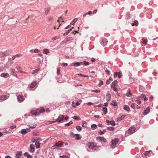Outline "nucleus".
<instances>
[{
    "instance_id": "obj_1",
    "label": "nucleus",
    "mask_w": 158,
    "mask_h": 158,
    "mask_svg": "<svg viewBox=\"0 0 158 158\" xmlns=\"http://www.w3.org/2000/svg\"><path fill=\"white\" fill-rule=\"evenodd\" d=\"M111 142L112 144L110 145V148H114L116 147V144L118 142V140L116 139L112 140Z\"/></svg>"
},
{
    "instance_id": "obj_2",
    "label": "nucleus",
    "mask_w": 158,
    "mask_h": 158,
    "mask_svg": "<svg viewBox=\"0 0 158 158\" xmlns=\"http://www.w3.org/2000/svg\"><path fill=\"white\" fill-rule=\"evenodd\" d=\"M64 115H60L59 116L58 118L56 119L55 121L52 122V123H54L55 122H58V123L60 122L61 121L64 120Z\"/></svg>"
},
{
    "instance_id": "obj_3",
    "label": "nucleus",
    "mask_w": 158,
    "mask_h": 158,
    "mask_svg": "<svg viewBox=\"0 0 158 158\" xmlns=\"http://www.w3.org/2000/svg\"><path fill=\"white\" fill-rule=\"evenodd\" d=\"M87 146L90 148L94 149L95 146L93 142H89L87 143Z\"/></svg>"
},
{
    "instance_id": "obj_4",
    "label": "nucleus",
    "mask_w": 158,
    "mask_h": 158,
    "mask_svg": "<svg viewBox=\"0 0 158 158\" xmlns=\"http://www.w3.org/2000/svg\"><path fill=\"white\" fill-rule=\"evenodd\" d=\"M83 64V62H73L72 64H71V65L72 66H73L75 67H77L80 66L81 65H82Z\"/></svg>"
},
{
    "instance_id": "obj_5",
    "label": "nucleus",
    "mask_w": 158,
    "mask_h": 158,
    "mask_svg": "<svg viewBox=\"0 0 158 158\" xmlns=\"http://www.w3.org/2000/svg\"><path fill=\"white\" fill-rule=\"evenodd\" d=\"M37 84V81H35L34 82L31 83V84L30 85L29 88L31 89V90H34V89H33L35 87V86Z\"/></svg>"
},
{
    "instance_id": "obj_6",
    "label": "nucleus",
    "mask_w": 158,
    "mask_h": 158,
    "mask_svg": "<svg viewBox=\"0 0 158 158\" xmlns=\"http://www.w3.org/2000/svg\"><path fill=\"white\" fill-rule=\"evenodd\" d=\"M32 114L34 115L35 116H38L39 115L38 109H35L34 110H32L31 112Z\"/></svg>"
},
{
    "instance_id": "obj_7",
    "label": "nucleus",
    "mask_w": 158,
    "mask_h": 158,
    "mask_svg": "<svg viewBox=\"0 0 158 158\" xmlns=\"http://www.w3.org/2000/svg\"><path fill=\"white\" fill-rule=\"evenodd\" d=\"M96 139L97 141H103L104 142H106V139H105V138H104L103 137H100V136H98V137H97L96 138Z\"/></svg>"
},
{
    "instance_id": "obj_8",
    "label": "nucleus",
    "mask_w": 158,
    "mask_h": 158,
    "mask_svg": "<svg viewBox=\"0 0 158 158\" xmlns=\"http://www.w3.org/2000/svg\"><path fill=\"white\" fill-rule=\"evenodd\" d=\"M135 127H131L128 130V132L130 134L133 133L135 131Z\"/></svg>"
},
{
    "instance_id": "obj_9",
    "label": "nucleus",
    "mask_w": 158,
    "mask_h": 158,
    "mask_svg": "<svg viewBox=\"0 0 158 158\" xmlns=\"http://www.w3.org/2000/svg\"><path fill=\"white\" fill-rule=\"evenodd\" d=\"M30 131L29 128H27L26 129H22L21 130V132L23 134H25L27 133L28 132Z\"/></svg>"
},
{
    "instance_id": "obj_10",
    "label": "nucleus",
    "mask_w": 158,
    "mask_h": 158,
    "mask_svg": "<svg viewBox=\"0 0 158 158\" xmlns=\"http://www.w3.org/2000/svg\"><path fill=\"white\" fill-rule=\"evenodd\" d=\"M64 142H61L60 143H56L54 147H55L54 148H57V147H62V145L64 143Z\"/></svg>"
},
{
    "instance_id": "obj_11",
    "label": "nucleus",
    "mask_w": 158,
    "mask_h": 158,
    "mask_svg": "<svg viewBox=\"0 0 158 158\" xmlns=\"http://www.w3.org/2000/svg\"><path fill=\"white\" fill-rule=\"evenodd\" d=\"M107 42L108 41L106 39H103L102 40V41L101 42V44L103 46H105L107 44Z\"/></svg>"
},
{
    "instance_id": "obj_12",
    "label": "nucleus",
    "mask_w": 158,
    "mask_h": 158,
    "mask_svg": "<svg viewBox=\"0 0 158 158\" xmlns=\"http://www.w3.org/2000/svg\"><path fill=\"white\" fill-rule=\"evenodd\" d=\"M30 152L33 153L35 151V145L33 144L30 145Z\"/></svg>"
},
{
    "instance_id": "obj_13",
    "label": "nucleus",
    "mask_w": 158,
    "mask_h": 158,
    "mask_svg": "<svg viewBox=\"0 0 158 158\" xmlns=\"http://www.w3.org/2000/svg\"><path fill=\"white\" fill-rule=\"evenodd\" d=\"M150 111V108L149 107L147 108V109L144 110L143 112V114L144 115H146L148 114Z\"/></svg>"
},
{
    "instance_id": "obj_14",
    "label": "nucleus",
    "mask_w": 158,
    "mask_h": 158,
    "mask_svg": "<svg viewBox=\"0 0 158 158\" xmlns=\"http://www.w3.org/2000/svg\"><path fill=\"white\" fill-rule=\"evenodd\" d=\"M18 101L19 102H21L24 100L23 96L21 95H19L17 97Z\"/></svg>"
},
{
    "instance_id": "obj_15",
    "label": "nucleus",
    "mask_w": 158,
    "mask_h": 158,
    "mask_svg": "<svg viewBox=\"0 0 158 158\" xmlns=\"http://www.w3.org/2000/svg\"><path fill=\"white\" fill-rule=\"evenodd\" d=\"M38 111L39 114L40 113H43L44 112L45 110L44 108L41 107L39 109H38Z\"/></svg>"
},
{
    "instance_id": "obj_16",
    "label": "nucleus",
    "mask_w": 158,
    "mask_h": 158,
    "mask_svg": "<svg viewBox=\"0 0 158 158\" xmlns=\"http://www.w3.org/2000/svg\"><path fill=\"white\" fill-rule=\"evenodd\" d=\"M22 155V152L19 151L16 155V157L17 158H20Z\"/></svg>"
},
{
    "instance_id": "obj_17",
    "label": "nucleus",
    "mask_w": 158,
    "mask_h": 158,
    "mask_svg": "<svg viewBox=\"0 0 158 158\" xmlns=\"http://www.w3.org/2000/svg\"><path fill=\"white\" fill-rule=\"evenodd\" d=\"M7 98V97L6 95H2L0 96V99L4 101Z\"/></svg>"
},
{
    "instance_id": "obj_18",
    "label": "nucleus",
    "mask_w": 158,
    "mask_h": 158,
    "mask_svg": "<svg viewBox=\"0 0 158 158\" xmlns=\"http://www.w3.org/2000/svg\"><path fill=\"white\" fill-rule=\"evenodd\" d=\"M111 94L109 93H107L106 94V98L107 101H110L111 99Z\"/></svg>"
},
{
    "instance_id": "obj_19",
    "label": "nucleus",
    "mask_w": 158,
    "mask_h": 158,
    "mask_svg": "<svg viewBox=\"0 0 158 158\" xmlns=\"http://www.w3.org/2000/svg\"><path fill=\"white\" fill-rule=\"evenodd\" d=\"M123 109L126 110L127 111H129L130 110V108L127 105H124L123 106Z\"/></svg>"
},
{
    "instance_id": "obj_20",
    "label": "nucleus",
    "mask_w": 158,
    "mask_h": 158,
    "mask_svg": "<svg viewBox=\"0 0 158 158\" xmlns=\"http://www.w3.org/2000/svg\"><path fill=\"white\" fill-rule=\"evenodd\" d=\"M111 85L118 87V85L117 81H114L112 83Z\"/></svg>"
},
{
    "instance_id": "obj_21",
    "label": "nucleus",
    "mask_w": 158,
    "mask_h": 158,
    "mask_svg": "<svg viewBox=\"0 0 158 158\" xmlns=\"http://www.w3.org/2000/svg\"><path fill=\"white\" fill-rule=\"evenodd\" d=\"M40 143L38 141H36L35 143V145H36V147L37 148H38L40 147Z\"/></svg>"
},
{
    "instance_id": "obj_22",
    "label": "nucleus",
    "mask_w": 158,
    "mask_h": 158,
    "mask_svg": "<svg viewBox=\"0 0 158 158\" xmlns=\"http://www.w3.org/2000/svg\"><path fill=\"white\" fill-rule=\"evenodd\" d=\"M1 76L4 77H7L9 76V74L7 73H2L1 74Z\"/></svg>"
},
{
    "instance_id": "obj_23",
    "label": "nucleus",
    "mask_w": 158,
    "mask_h": 158,
    "mask_svg": "<svg viewBox=\"0 0 158 158\" xmlns=\"http://www.w3.org/2000/svg\"><path fill=\"white\" fill-rule=\"evenodd\" d=\"M142 43L146 45L147 44V40L145 39L144 38H143L142 40Z\"/></svg>"
},
{
    "instance_id": "obj_24",
    "label": "nucleus",
    "mask_w": 158,
    "mask_h": 158,
    "mask_svg": "<svg viewBox=\"0 0 158 158\" xmlns=\"http://www.w3.org/2000/svg\"><path fill=\"white\" fill-rule=\"evenodd\" d=\"M138 105L136 104L135 103H133L131 105V107L135 109L136 106H137Z\"/></svg>"
},
{
    "instance_id": "obj_25",
    "label": "nucleus",
    "mask_w": 158,
    "mask_h": 158,
    "mask_svg": "<svg viewBox=\"0 0 158 158\" xmlns=\"http://www.w3.org/2000/svg\"><path fill=\"white\" fill-rule=\"evenodd\" d=\"M40 70V69H35L34 70H33L32 71V72H31V73L32 74H34L36 73H37Z\"/></svg>"
},
{
    "instance_id": "obj_26",
    "label": "nucleus",
    "mask_w": 158,
    "mask_h": 158,
    "mask_svg": "<svg viewBox=\"0 0 158 158\" xmlns=\"http://www.w3.org/2000/svg\"><path fill=\"white\" fill-rule=\"evenodd\" d=\"M131 93H130V90L129 89H128L127 92L126 94V96L128 97H130L131 96Z\"/></svg>"
},
{
    "instance_id": "obj_27",
    "label": "nucleus",
    "mask_w": 158,
    "mask_h": 158,
    "mask_svg": "<svg viewBox=\"0 0 158 158\" xmlns=\"http://www.w3.org/2000/svg\"><path fill=\"white\" fill-rule=\"evenodd\" d=\"M57 21L58 22H59V23H60V25H59V26H60V25L61 24L60 23V22H61V21L64 22V21L63 20V18L60 17H59L58 18Z\"/></svg>"
},
{
    "instance_id": "obj_28",
    "label": "nucleus",
    "mask_w": 158,
    "mask_h": 158,
    "mask_svg": "<svg viewBox=\"0 0 158 158\" xmlns=\"http://www.w3.org/2000/svg\"><path fill=\"white\" fill-rule=\"evenodd\" d=\"M117 87L111 85V88L112 89H113L114 91H117Z\"/></svg>"
},
{
    "instance_id": "obj_29",
    "label": "nucleus",
    "mask_w": 158,
    "mask_h": 158,
    "mask_svg": "<svg viewBox=\"0 0 158 158\" xmlns=\"http://www.w3.org/2000/svg\"><path fill=\"white\" fill-rule=\"evenodd\" d=\"M107 129L110 131H113L114 129V128L113 127H107Z\"/></svg>"
},
{
    "instance_id": "obj_30",
    "label": "nucleus",
    "mask_w": 158,
    "mask_h": 158,
    "mask_svg": "<svg viewBox=\"0 0 158 158\" xmlns=\"http://www.w3.org/2000/svg\"><path fill=\"white\" fill-rule=\"evenodd\" d=\"M76 128L78 131H81L82 129L81 127L78 126H76Z\"/></svg>"
},
{
    "instance_id": "obj_31",
    "label": "nucleus",
    "mask_w": 158,
    "mask_h": 158,
    "mask_svg": "<svg viewBox=\"0 0 158 158\" xmlns=\"http://www.w3.org/2000/svg\"><path fill=\"white\" fill-rule=\"evenodd\" d=\"M111 105L113 106H116L117 105V104L115 101H113L111 103Z\"/></svg>"
},
{
    "instance_id": "obj_32",
    "label": "nucleus",
    "mask_w": 158,
    "mask_h": 158,
    "mask_svg": "<svg viewBox=\"0 0 158 158\" xmlns=\"http://www.w3.org/2000/svg\"><path fill=\"white\" fill-rule=\"evenodd\" d=\"M135 25V26H137L138 25V22L137 20H135L134 21V23H132V26H133L134 25Z\"/></svg>"
},
{
    "instance_id": "obj_33",
    "label": "nucleus",
    "mask_w": 158,
    "mask_h": 158,
    "mask_svg": "<svg viewBox=\"0 0 158 158\" xmlns=\"http://www.w3.org/2000/svg\"><path fill=\"white\" fill-rule=\"evenodd\" d=\"M75 135V136L76 137L75 139L76 140H79L81 139V138L79 137V135L78 134H76Z\"/></svg>"
},
{
    "instance_id": "obj_34",
    "label": "nucleus",
    "mask_w": 158,
    "mask_h": 158,
    "mask_svg": "<svg viewBox=\"0 0 158 158\" xmlns=\"http://www.w3.org/2000/svg\"><path fill=\"white\" fill-rule=\"evenodd\" d=\"M43 52H43L44 53L46 54H47L49 52L48 49H44L43 50Z\"/></svg>"
},
{
    "instance_id": "obj_35",
    "label": "nucleus",
    "mask_w": 158,
    "mask_h": 158,
    "mask_svg": "<svg viewBox=\"0 0 158 158\" xmlns=\"http://www.w3.org/2000/svg\"><path fill=\"white\" fill-rule=\"evenodd\" d=\"M103 112L105 113V114H106V113H107V108L106 107H103Z\"/></svg>"
},
{
    "instance_id": "obj_36",
    "label": "nucleus",
    "mask_w": 158,
    "mask_h": 158,
    "mask_svg": "<svg viewBox=\"0 0 158 158\" xmlns=\"http://www.w3.org/2000/svg\"><path fill=\"white\" fill-rule=\"evenodd\" d=\"M73 123V122L72 121H70L69 123L65 124V125L66 126H68L72 124Z\"/></svg>"
},
{
    "instance_id": "obj_37",
    "label": "nucleus",
    "mask_w": 158,
    "mask_h": 158,
    "mask_svg": "<svg viewBox=\"0 0 158 158\" xmlns=\"http://www.w3.org/2000/svg\"><path fill=\"white\" fill-rule=\"evenodd\" d=\"M16 68L17 70L19 72H21L22 73H25V72H22L20 70V68L19 67H16Z\"/></svg>"
},
{
    "instance_id": "obj_38",
    "label": "nucleus",
    "mask_w": 158,
    "mask_h": 158,
    "mask_svg": "<svg viewBox=\"0 0 158 158\" xmlns=\"http://www.w3.org/2000/svg\"><path fill=\"white\" fill-rule=\"evenodd\" d=\"M110 123L112 126H114L115 125V122L114 120L110 121Z\"/></svg>"
},
{
    "instance_id": "obj_39",
    "label": "nucleus",
    "mask_w": 158,
    "mask_h": 158,
    "mask_svg": "<svg viewBox=\"0 0 158 158\" xmlns=\"http://www.w3.org/2000/svg\"><path fill=\"white\" fill-rule=\"evenodd\" d=\"M91 128L93 129H95L97 128V126L96 124H93L91 125Z\"/></svg>"
},
{
    "instance_id": "obj_40",
    "label": "nucleus",
    "mask_w": 158,
    "mask_h": 158,
    "mask_svg": "<svg viewBox=\"0 0 158 158\" xmlns=\"http://www.w3.org/2000/svg\"><path fill=\"white\" fill-rule=\"evenodd\" d=\"M87 126V123L85 121L82 122V126L85 127H86Z\"/></svg>"
},
{
    "instance_id": "obj_41",
    "label": "nucleus",
    "mask_w": 158,
    "mask_h": 158,
    "mask_svg": "<svg viewBox=\"0 0 158 158\" xmlns=\"http://www.w3.org/2000/svg\"><path fill=\"white\" fill-rule=\"evenodd\" d=\"M144 97V95L142 94L138 97V98L139 99H142Z\"/></svg>"
},
{
    "instance_id": "obj_42",
    "label": "nucleus",
    "mask_w": 158,
    "mask_h": 158,
    "mask_svg": "<svg viewBox=\"0 0 158 158\" xmlns=\"http://www.w3.org/2000/svg\"><path fill=\"white\" fill-rule=\"evenodd\" d=\"M45 13L46 15H47V14L48 13V12L49 11V9L47 8V9H45Z\"/></svg>"
},
{
    "instance_id": "obj_43",
    "label": "nucleus",
    "mask_w": 158,
    "mask_h": 158,
    "mask_svg": "<svg viewBox=\"0 0 158 158\" xmlns=\"http://www.w3.org/2000/svg\"><path fill=\"white\" fill-rule=\"evenodd\" d=\"M105 71L108 75H110V72L108 70H107V69H106V70H105Z\"/></svg>"
},
{
    "instance_id": "obj_44",
    "label": "nucleus",
    "mask_w": 158,
    "mask_h": 158,
    "mask_svg": "<svg viewBox=\"0 0 158 158\" xmlns=\"http://www.w3.org/2000/svg\"><path fill=\"white\" fill-rule=\"evenodd\" d=\"M83 64L85 66L88 65L89 64V62L86 61H84L83 62Z\"/></svg>"
},
{
    "instance_id": "obj_45",
    "label": "nucleus",
    "mask_w": 158,
    "mask_h": 158,
    "mask_svg": "<svg viewBox=\"0 0 158 158\" xmlns=\"http://www.w3.org/2000/svg\"><path fill=\"white\" fill-rule=\"evenodd\" d=\"M73 118L74 119L76 120H78L80 119V117L77 116H74L73 117Z\"/></svg>"
},
{
    "instance_id": "obj_46",
    "label": "nucleus",
    "mask_w": 158,
    "mask_h": 158,
    "mask_svg": "<svg viewBox=\"0 0 158 158\" xmlns=\"http://www.w3.org/2000/svg\"><path fill=\"white\" fill-rule=\"evenodd\" d=\"M92 91L96 93H98L100 92V91L98 89L93 90H92Z\"/></svg>"
},
{
    "instance_id": "obj_47",
    "label": "nucleus",
    "mask_w": 158,
    "mask_h": 158,
    "mask_svg": "<svg viewBox=\"0 0 158 158\" xmlns=\"http://www.w3.org/2000/svg\"><path fill=\"white\" fill-rule=\"evenodd\" d=\"M150 152V151H148L145 152L144 154L145 156H147L148 155L149 153Z\"/></svg>"
},
{
    "instance_id": "obj_48",
    "label": "nucleus",
    "mask_w": 158,
    "mask_h": 158,
    "mask_svg": "<svg viewBox=\"0 0 158 158\" xmlns=\"http://www.w3.org/2000/svg\"><path fill=\"white\" fill-rule=\"evenodd\" d=\"M15 55V56L16 58L20 57L22 56V54H18Z\"/></svg>"
},
{
    "instance_id": "obj_49",
    "label": "nucleus",
    "mask_w": 158,
    "mask_h": 158,
    "mask_svg": "<svg viewBox=\"0 0 158 158\" xmlns=\"http://www.w3.org/2000/svg\"><path fill=\"white\" fill-rule=\"evenodd\" d=\"M73 28V27L72 28H71L68 31H67L66 32V35H68V34L70 32V31H72V28Z\"/></svg>"
},
{
    "instance_id": "obj_50",
    "label": "nucleus",
    "mask_w": 158,
    "mask_h": 158,
    "mask_svg": "<svg viewBox=\"0 0 158 158\" xmlns=\"http://www.w3.org/2000/svg\"><path fill=\"white\" fill-rule=\"evenodd\" d=\"M36 126V125L35 124L33 126H30V125H29V127L31 129H33L35 128Z\"/></svg>"
},
{
    "instance_id": "obj_51",
    "label": "nucleus",
    "mask_w": 158,
    "mask_h": 158,
    "mask_svg": "<svg viewBox=\"0 0 158 158\" xmlns=\"http://www.w3.org/2000/svg\"><path fill=\"white\" fill-rule=\"evenodd\" d=\"M77 18L74 19L73 21L71 22V24H72L73 23H75V22L77 21Z\"/></svg>"
},
{
    "instance_id": "obj_52",
    "label": "nucleus",
    "mask_w": 158,
    "mask_h": 158,
    "mask_svg": "<svg viewBox=\"0 0 158 158\" xmlns=\"http://www.w3.org/2000/svg\"><path fill=\"white\" fill-rule=\"evenodd\" d=\"M60 158H69V157L65 155H63L62 156H60Z\"/></svg>"
},
{
    "instance_id": "obj_53",
    "label": "nucleus",
    "mask_w": 158,
    "mask_h": 158,
    "mask_svg": "<svg viewBox=\"0 0 158 158\" xmlns=\"http://www.w3.org/2000/svg\"><path fill=\"white\" fill-rule=\"evenodd\" d=\"M70 134L72 137H74L75 135V134H74L73 132H70Z\"/></svg>"
},
{
    "instance_id": "obj_54",
    "label": "nucleus",
    "mask_w": 158,
    "mask_h": 158,
    "mask_svg": "<svg viewBox=\"0 0 158 158\" xmlns=\"http://www.w3.org/2000/svg\"><path fill=\"white\" fill-rule=\"evenodd\" d=\"M40 52V50L38 49H35L34 50V52L35 53H38Z\"/></svg>"
},
{
    "instance_id": "obj_55",
    "label": "nucleus",
    "mask_w": 158,
    "mask_h": 158,
    "mask_svg": "<svg viewBox=\"0 0 158 158\" xmlns=\"http://www.w3.org/2000/svg\"><path fill=\"white\" fill-rule=\"evenodd\" d=\"M68 64L67 63H63L61 64V66L63 67L67 66Z\"/></svg>"
},
{
    "instance_id": "obj_56",
    "label": "nucleus",
    "mask_w": 158,
    "mask_h": 158,
    "mask_svg": "<svg viewBox=\"0 0 158 158\" xmlns=\"http://www.w3.org/2000/svg\"><path fill=\"white\" fill-rule=\"evenodd\" d=\"M118 77L120 78L122 76V74L121 73H118Z\"/></svg>"
},
{
    "instance_id": "obj_57",
    "label": "nucleus",
    "mask_w": 158,
    "mask_h": 158,
    "mask_svg": "<svg viewBox=\"0 0 158 158\" xmlns=\"http://www.w3.org/2000/svg\"><path fill=\"white\" fill-rule=\"evenodd\" d=\"M118 75V73H117V72L114 73V78H116Z\"/></svg>"
},
{
    "instance_id": "obj_58",
    "label": "nucleus",
    "mask_w": 158,
    "mask_h": 158,
    "mask_svg": "<svg viewBox=\"0 0 158 158\" xmlns=\"http://www.w3.org/2000/svg\"><path fill=\"white\" fill-rule=\"evenodd\" d=\"M135 102H137V103L138 105H139L141 103V101L139 100H137Z\"/></svg>"
},
{
    "instance_id": "obj_59",
    "label": "nucleus",
    "mask_w": 158,
    "mask_h": 158,
    "mask_svg": "<svg viewBox=\"0 0 158 158\" xmlns=\"http://www.w3.org/2000/svg\"><path fill=\"white\" fill-rule=\"evenodd\" d=\"M99 134L100 135H102L104 134V132L103 131L100 130V131L99 132Z\"/></svg>"
},
{
    "instance_id": "obj_60",
    "label": "nucleus",
    "mask_w": 158,
    "mask_h": 158,
    "mask_svg": "<svg viewBox=\"0 0 158 158\" xmlns=\"http://www.w3.org/2000/svg\"><path fill=\"white\" fill-rule=\"evenodd\" d=\"M110 80H108L106 81V84L108 85V84H110Z\"/></svg>"
},
{
    "instance_id": "obj_61",
    "label": "nucleus",
    "mask_w": 158,
    "mask_h": 158,
    "mask_svg": "<svg viewBox=\"0 0 158 158\" xmlns=\"http://www.w3.org/2000/svg\"><path fill=\"white\" fill-rule=\"evenodd\" d=\"M29 155V154L27 152H25L24 153V156H26L27 157V155Z\"/></svg>"
},
{
    "instance_id": "obj_62",
    "label": "nucleus",
    "mask_w": 158,
    "mask_h": 158,
    "mask_svg": "<svg viewBox=\"0 0 158 158\" xmlns=\"http://www.w3.org/2000/svg\"><path fill=\"white\" fill-rule=\"evenodd\" d=\"M143 99L145 101H147L148 100V99L147 98L145 95H144V97L143 98Z\"/></svg>"
},
{
    "instance_id": "obj_63",
    "label": "nucleus",
    "mask_w": 158,
    "mask_h": 158,
    "mask_svg": "<svg viewBox=\"0 0 158 158\" xmlns=\"http://www.w3.org/2000/svg\"><path fill=\"white\" fill-rule=\"evenodd\" d=\"M10 70L12 73H14L15 72V70L14 69H10Z\"/></svg>"
},
{
    "instance_id": "obj_64",
    "label": "nucleus",
    "mask_w": 158,
    "mask_h": 158,
    "mask_svg": "<svg viewBox=\"0 0 158 158\" xmlns=\"http://www.w3.org/2000/svg\"><path fill=\"white\" fill-rule=\"evenodd\" d=\"M27 158H33L32 156L31 155H27Z\"/></svg>"
}]
</instances>
